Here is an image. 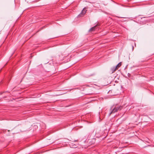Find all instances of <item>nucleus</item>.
Listing matches in <instances>:
<instances>
[{"label":"nucleus","instance_id":"obj_2","mask_svg":"<svg viewBox=\"0 0 154 154\" xmlns=\"http://www.w3.org/2000/svg\"><path fill=\"white\" fill-rule=\"evenodd\" d=\"M86 10L85 8H83V10L81 11L80 14L78 15V16L82 17L86 13Z\"/></svg>","mask_w":154,"mask_h":154},{"label":"nucleus","instance_id":"obj_4","mask_svg":"<svg viewBox=\"0 0 154 154\" xmlns=\"http://www.w3.org/2000/svg\"><path fill=\"white\" fill-rule=\"evenodd\" d=\"M96 27V26H94L91 28H90L89 30V32H92L95 29V28Z\"/></svg>","mask_w":154,"mask_h":154},{"label":"nucleus","instance_id":"obj_1","mask_svg":"<svg viewBox=\"0 0 154 154\" xmlns=\"http://www.w3.org/2000/svg\"><path fill=\"white\" fill-rule=\"evenodd\" d=\"M123 107L122 106H119L117 105L112 106L110 108V112L109 113V116L111 114L117 112L119 110H120L122 109Z\"/></svg>","mask_w":154,"mask_h":154},{"label":"nucleus","instance_id":"obj_5","mask_svg":"<svg viewBox=\"0 0 154 154\" xmlns=\"http://www.w3.org/2000/svg\"><path fill=\"white\" fill-rule=\"evenodd\" d=\"M121 65V62H120L116 66L117 68H118Z\"/></svg>","mask_w":154,"mask_h":154},{"label":"nucleus","instance_id":"obj_7","mask_svg":"<svg viewBox=\"0 0 154 154\" xmlns=\"http://www.w3.org/2000/svg\"><path fill=\"white\" fill-rule=\"evenodd\" d=\"M133 48H134V47H133V46H132V50H133Z\"/></svg>","mask_w":154,"mask_h":154},{"label":"nucleus","instance_id":"obj_6","mask_svg":"<svg viewBox=\"0 0 154 154\" xmlns=\"http://www.w3.org/2000/svg\"><path fill=\"white\" fill-rule=\"evenodd\" d=\"M72 147L73 148H75L77 147V146L76 145L74 144V145L72 146Z\"/></svg>","mask_w":154,"mask_h":154},{"label":"nucleus","instance_id":"obj_3","mask_svg":"<svg viewBox=\"0 0 154 154\" xmlns=\"http://www.w3.org/2000/svg\"><path fill=\"white\" fill-rule=\"evenodd\" d=\"M117 69H118V68L116 66H114L111 68V69L112 71V72L113 73Z\"/></svg>","mask_w":154,"mask_h":154}]
</instances>
